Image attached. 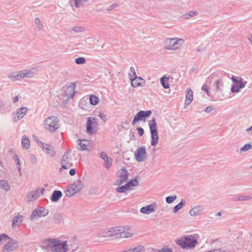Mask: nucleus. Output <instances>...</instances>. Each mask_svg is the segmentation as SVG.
I'll list each match as a JSON object with an SVG mask.
<instances>
[{"label":"nucleus","mask_w":252,"mask_h":252,"mask_svg":"<svg viewBox=\"0 0 252 252\" xmlns=\"http://www.w3.org/2000/svg\"><path fill=\"white\" fill-rule=\"evenodd\" d=\"M151 114L152 111L151 110H140L134 117V119L132 122V125L134 126L137 122L143 120V119L148 118L151 115Z\"/></svg>","instance_id":"obj_8"},{"label":"nucleus","mask_w":252,"mask_h":252,"mask_svg":"<svg viewBox=\"0 0 252 252\" xmlns=\"http://www.w3.org/2000/svg\"><path fill=\"white\" fill-rule=\"evenodd\" d=\"M160 83L164 89H169L170 84L168 83L169 78L165 76H163L160 78Z\"/></svg>","instance_id":"obj_31"},{"label":"nucleus","mask_w":252,"mask_h":252,"mask_svg":"<svg viewBox=\"0 0 252 252\" xmlns=\"http://www.w3.org/2000/svg\"><path fill=\"white\" fill-rule=\"evenodd\" d=\"M34 23L36 26L37 28H38L39 30H41L43 29V25L38 18H36L34 19Z\"/></svg>","instance_id":"obj_41"},{"label":"nucleus","mask_w":252,"mask_h":252,"mask_svg":"<svg viewBox=\"0 0 252 252\" xmlns=\"http://www.w3.org/2000/svg\"><path fill=\"white\" fill-rule=\"evenodd\" d=\"M231 80L235 84H239V80H243V79L241 77H236L233 75L231 77Z\"/></svg>","instance_id":"obj_51"},{"label":"nucleus","mask_w":252,"mask_h":252,"mask_svg":"<svg viewBox=\"0 0 252 252\" xmlns=\"http://www.w3.org/2000/svg\"><path fill=\"white\" fill-rule=\"evenodd\" d=\"M158 252H173L172 250L167 248V247H164L161 250H159Z\"/></svg>","instance_id":"obj_56"},{"label":"nucleus","mask_w":252,"mask_h":252,"mask_svg":"<svg viewBox=\"0 0 252 252\" xmlns=\"http://www.w3.org/2000/svg\"><path fill=\"white\" fill-rule=\"evenodd\" d=\"M56 243H57V240L54 239L45 240L43 242L42 247L43 249H46L48 251L53 252Z\"/></svg>","instance_id":"obj_15"},{"label":"nucleus","mask_w":252,"mask_h":252,"mask_svg":"<svg viewBox=\"0 0 252 252\" xmlns=\"http://www.w3.org/2000/svg\"><path fill=\"white\" fill-rule=\"evenodd\" d=\"M202 210V208L200 206H195L189 212L191 216H195L199 215L200 212Z\"/></svg>","instance_id":"obj_30"},{"label":"nucleus","mask_w":252,"mask_h":252,"mask_svg":"<svg viewBox=\"0 0 252 252\" xmlns=\"http://www.w3.org/2000/svg\"><path fill=\"white\" fill-rule=\"evenodd\" d=\"M77 149L80 151H84L87 149L88 142L85 140H79Z\"/></svg>","instance_id":"obj_27"},{"label":"nucleus","mask_w":252,"mask_h":252,"mask_svg":"<svg viewBox=\"0 0 252 252\" xmlns=\"http://www.w3.org/2000/svg\"><path fill=\"white\" fill-rule=\"evenodd\" d=\"M201 89L206 92L208 96H210V91L206 84H203V86H202Z\"/></svg>","instance_id":"obj_53"},{"label":"nucleus","mask_w":252,"mask_h":252,"mask_svg":"<svg viewBox=\"0 0 252 252\" xmlns=\"http://www.w3.org/2000/svg\"><path fill=\"white\" fill-rule=\"evenodd\" d=\"M240 89L241 88H239V85L234 84L231 87V91L232 93H238Z\"/></svg>","instance_id":"obj_46"},{"label":"nucleus","mask_w":252,"mask_h":252,"mask_svg":"<svg viewBox=\"0 0 252 252\" xmlns=\"http://www.w3.org/2000/svg\"><path fill=\"white\" fill-rule=\"evenodd\" d=\"M63 193L60 190H54L52 194L51 200L52 202H55L58 201L62 196Z\"/></svg>","instance_id":"obj_25"},{"label":"nucleus","mask_w":252,"mask_h":252,"mask_svg":"<svg viewBox=\"0 0 252 252\" xmlns=\"http://www.w3.org/2000/svg\"><path fill=\"white\" fill-rule=\"evenodd\" d=\"M128 77L129 80L131 81V84L133 87H137L142 85V81L144 82L143 79L140 77H137V76L133 77L131 73H129Z\"/></svg>","instance_id":"obj_18"},{"label":"nucleus","mask_w":252,"mask_h":252,"mask_svg":"<svg viewBox=\"0 0 252 252\" xmlns=\"http://www.w3.org/2000/svg\"><path fill=\"white\" fill-rule=\"evenodd\" d=\"M106 160H104L105 164H106V166L107 168H109L112 164V159L110 158L107 157V159H105Z\"/></svg>","instance_id":"obj_52"},{"label":"nucleus","mask_w":252,"mask_h":252,"mask_svg":"<svg viewBox=\"0 0 252 252\" xmlns=\"http://www.w3.org/2000/svg\"><path fill=\"white\" fill-rule=\"evenodd\" d=\"M98 117L104 122H105L106 120V116L105 114L102 113H99L98 114Z\"/></svg>","instance_id":"obj_59"},{"label":"nucleus","mask_w":252,"mask_h":252,"mask_svg":"<svg viewBox=\"0 0 252 252\" xmlns=\"http://www.w3.org/2000/svg\"><path fill=\"white\" fill-rule=\"evenodd\" d=\"M243 247L248 251H251L252 250V235H251L248 239L245 241L243 245Z\"/></svg>","instance_id":"obj_28"},{"label":"nucleus","mask_w":252,"mask_h":252,"mask_svg":"<svg viewBox=\"0 0 252 252\" xmlns=\"http://www.w3.org/2000/svg\"><path fill=\"white\" fill-rule=\"evenodd\" d=\"M30 158H31V162L33 164H35L36 162L37 159H36L35 156L34 155H32V154L31 155H30Z\"/></svg>","instance_id":"obj_58"},{"label":"nucleus","mask_w":252,"mask_h":252,"mask_svg":"<svg viewBox=\"0 0 252 252\" xmlns=\"http://www.w3.org/2000/svg\"><path fill=\"white\" fill-rule=\"evenodd\" d=\"M49 211L47 209H44L42 208H39L34 210L32 213L30 217V220H37L38 218L42 216H46L48 215Z\"/></svg>","instance_id":"obj_10"},{"label":"nucleus","mask_w":252,"mask_h":252,"mask_svg":"<svg viewBox=\"0 0 252 252\" xmlns=\"http://www.w3.org/2000/svg\"><path fill=\"white\" fill-rule=\"evenodd\" d=\"M136 129L140 136L143 135L144 131L143 128L141 127H137Z\"/></svg>","instance_id":"obj_57"},{"label":"nucleus","mask_w":252,"mask_h":252,"mask_svg":"<svg viewBox=\"0 0 252 252\" xmlns=\"http://www.w3.org/2000/svg\"><path fill=\"white\" fill-rule=\"evenodd\" d=\"M213 110L211 106H208L206 107V108L205 110V112L206 113H210L211 112V111Z\"/></svg>","instance_id":"obj_64"},{"label":"nucleus","mask_w":252,"mask_h":252,"mask_svg":"<svg viewBox=\"0 0 252 252\" xmlns=\"http://www.w3.org/2000/svg\"><path fill=\"white\" fill-rule=\"evenodd\" d=\"M61 162H63L64 163L66 162V164L71 165V164L70 163V157L68 153H64V155L61 158Z\"/></svg>","instance_id":"obj_38"},{"label":"nucleus","mask_w":252,"mask_h":252,"mask_svg":"<svg viewBox=\"0 0 252 252\" xmlns=\"http://www.w3.org/2000/svg\"><path fill=\"white\" fill-rule=\"evenodd\" d=\"M72 30L75 32H84L85 29L84 27L75 26L73 27Z\"/></svg>","instance_id":"obj_47"},{"label":"nucleus","mask_w":252,"mask_h":252,"mask_svg":"<svg viewBox=\"0 0 252 252\" xmlns=\"http://www.w3.org/2000/svg\"><path fill=\"white\" fill-rule=\"evenodd\" d=\"M98 125L97 119L89 117L86 124V129L88 134H92L94 133L93 127Z\"/></svg>","instance_id":"obj_14"},{"label":"nucleus","mask_w":252,"mask_h":252,"mask_svg":"<svg viewBox=\"0 0 252 252\" xmlns=\"http://www.w3.org/2000/svg\"><path fill=\"white\" fill-rule=\"evenodd\" d=\"M177 198V196L176 195L173 196H167L165 198L166 202L168 204L172 203L175 199Z\"/></svg>","instance_id":"obj_43"},{"label":"nucleus","mask_w":252,"mask_h":252,"mask_svg":"<svg viewBox=\"0 0 252 252\" xmlns=\"http://www.w3.org/2000/svg\"><path fill=\"white\" fill-rule=\"evenodd\" d=\"M40 143L42 145V150H44L46 154L49 155L50 156L53 157L55 155V152L54 150V148L53 146L45 144L41 141H39L38 144Z\"/></svg>","instance_id":"obj_21"},{"label":"nucleus","mask_w":252,"mask_h":252,"mask_svg":"<svg viewBox=\"0 0 252 252\" xmlns=\"http://www.w3.org/2000/svg\"><path fill=\"white\" fill-rule=\"evenodd\" d=\"M84 187V183L80 180L75 182L71 187L67 189L64 192L67 197H71L81 190Z\"/></svg>","instance_id":"obj_6"},{"label":"nucleus","mask_w":252,"mask_h":252,"mask_svg":"<svg viewBox=\"0 0 252 252\" xmlns=\"http://www.w3.org/2000/svg\"><path fill=\"white\" fill-rule=\"evenodd\" d=\"M149 125L151 136V144L153 146H156L158 142V135L157 122L155 118H153L149 122Z\"/></svg>","instance_id":"obj_4"},{"label":"nucleus","mask_w":252,"mask_h":252,"mask_svg":"<svg viewBox=\"0 0 252 252\" xmlns=\"http://www.w3.org/2000/svg\"><path fill=\"white\" fill-rule=\"evenodd\" d=\"M14 159L16 162V164L17 165H20V160H19V158L18 157V156L17 155H15L14 156Z\"/></svg>","instance_id":"obj_62"},{"label":"nucleus","mask_w":252,"mask_h":252,"mask_svg":"<svg viewBox=\"0 0 252 252\" xmlns=\"http://www.w3.org/2000/svg\"><path fill=\"white\" fill-rule=\"evenodd\" d=\"M165 48L167 50H174L179 48V44L175 38H166L164 40Z\"/></svg>","instance_id":"obj_13"},{"label":"nucleus","mask_w":252,"mask_h":252,"mask_svg":"<svg viewBox=\"0 0 252 252\" xmlns=\"http://www.w3.org/2000/svg\"><path fill=\"white\" fill-rule=\"evenodd\" d=\"M129 249L131 250L130 251L131 252H141L144 251V247L139 245L137 247L133 248H130Z\"/></svg>","instance_id":"obj_42"},{"label":"nucleus","mask_w":252,"mask_h":252,"mask_svg":"<svg viewBox=\"0 0 252 252\" xmlns=\"http://www.w3.org/2000/svg\"><path fill=\"white\" fill-rule=\"evenodd\" d=\"M185 204V201L184 199H182L179 203L174 206L173 209V212L174 213H177L179 210L183 208Z\"/></svg>","instance_id":"obj_39"},{"label":"nucleus","mask_w":252,"mask_h":252,"mask_svg":"<svg viewBox=\"0 0 252 252\" xmlns=\"http://www.w3.org/2000/svg\"><path fill=\"white\" fill-rule=\"evenodd\" d=\"M88 0H74V5L76 8L80 7V5L82 2H86Z\"/></svg>","instance_id":"obj_50"},{"label":"nucleus","mask_w":252,"mask_h":252,"mask_svg":"<svg viewBox=\"0 0 252 252\" xmlns=\"http://www.w3.org/2000/svg\"><path fill=\"white\" fill-rule=\"evenodd\" d=\"M8 78L13 82L16 80L23 79L24 77L23 72L22 71H19L13 73V74H10L8 76Z\"/></svg>","instance_id":"obj_22"},{"label":"nucleus","mask_w":252,"mask_h":252,"mask_svg":"<svg viewBox=\"0 0 252 252\" xmlns=\"http://www.w3.org/2000/svg\"><path fill=\"white\" fill-rule=\"evenodd\" d=\"M38 67L37 66L32 67L31 69H25L22 71L23 74L24 78H33L35 74L36 73V71L38 70Z\"/></svg>","instance_id":"obj_20"},{"label":"nucleus","mask_w":252,"mask_h":252,"mask_svg":"<svg viewBox=\"0 0 252 252\" xmlns=\"http://www.w3.org/2000/svg\"><path fill=\"white\" fill-rule=\"evenodd\" d=\"M252 148V146L250 144H246L244 146H243L241 149V152H245L247 151L248 150Z\"/></svg>","instance_id":"obj_49"},{"label":"nucleus","mask_w":252,"mask_h":252,"mask_svg":"<svg viewBox=\"0 0 252 252\" xmlns=\"http://www.w3.org/2000/svg\"><path fill=\"white\" fill-rule=\"evenodd\" d=\"M75 83H72L67 87L66 90L64 92V95L68 98H73L75 94L77 93L75 91Z\"/></svg>","instance_id":"obj_16"},{"label":"nucleus","mask_w":252,"mask_h":252,"mask_svg":"<svg viewBox=\"0 0 252 252\" xmlns=\"http://www.w3.org/2000/svg\"><path fill=\"white\" fill-rule=\"evenodd\" d=\"M59 120L55 116L47 118L44 122L45 127L51 132H54L59 127Z\"/></svg>","instance_id":"obj_5"},{"label":"nucleus","mask_w":252,"mask_h":252,"mask_svg":"<svg viewBox=\"0 0 252 252\" xmlns=\"http://www.w3.org/2000/svg\"><path fill=\"white\" fill-rule=\"evenodd\" d=\"M147 156L146 147L144 146L138 147L134 153L135 159L138 162L145 161Z\"/></svg>","instance_id":"obj_7"},{"label":"nucleus","mask_w":252,"mask_h":252,"mask_svg":"<svg viewBox=\"0 0 252 252\" xmlns=\"http://www.w3.org/2000/svg\"><path fill=\"white\" fill-rule=\"evenodd\" d=\"M23 220V217L22 216L17 215L13 219V222L12 224V226L15 227L16 226H19Z\"/></svg>","instance_id":"obj_29"},{"label":"nucleus","mask_w":252,"mask_h":252,"mask_svg":"<svg viewBox=\"0 0 252 252\" xmlns=\"http://www.w3.org/2000/svg\"><path fill=\"white\" fill-rule=\"evenodd\" d=\"M100 157L102 158L104 160H106L105 159H107V155L106 153L105 152H101L100 154Z\"/></svg>","instance_id":"obj_61"},{"label":"nucleus","mask_w":252,"mask_h":252,"mask_svg":"<svg viewBox=\"0 0 252 252\" xmlns=\"http://www.w3.org/2000/svg\"><path fill=\"white\" fill-rule=\"evenodd\" d=\"M22 146L23 149H28L30 147V140L28 137L25 135L22 139Z\"/></svg>","instance_id":"obj_33"},{"label":"nucleus","mask_w":252,"mask_h":252,"mask_svg":"<svg viewBox=\"0 0 252 252\" xmlns=\"http://www.w3.org/2000/svg\"><path fill=\"white\" fill-rule=\"evenodd\" d=\"M39 196V191L38 190L31 191L27 196V201L31 202L37 199Z\"/></svg>","instance_id":"obj_24"},{"label":"nucleus","mask_w":252,"mask_h":252,"mask_svg":"<svg viewBox=\"0 0 252 252\" xmlns=\"http://www.w3.org/2000/svg\"><path fill=\"white\" fill-rule=\"evenodd\" d=\"M130 227L120 226L110 228V231L112 236H115L116 238H127L133 236L132 233L128 232Z\"/></svg>","instance_id":"obj_3"},{"label":"nucleus","mask_w":252,"mask_h":252,"mask_svg":"<svg viewBox=\"0 0 252 252\" xmlns=\"http://www.w3.org/2000/svg\"><path fill=\"white\" fill-rule=\"evenodd\" d=\"M198 14V12L197 11H191L186 14L184 16L186 18L188 19L189 17H193L197 15Z\"/></svg>","instance_id":"obj_44"},{"label":"nucleus","mask_w":252,"mask_h":252,"mask_svg":"<svg viewBox=\"0 0 252 252\" xmlns=\"http://www.w3.org/2000/svg\"><path fill=\"white\" fill-rule=\"evenodd\" d=\"M66 243V241L57 240L53 252H66L69 249Z\"/></svg>","instance_id":"obj_12"},{"label":"nucleus","mask_w":252,"mask_h":252,"mask_svg":"<svg viewBox=\"0 0 252 252\" xmlns=\"http://www.w3.org/2000/svg\"><path fill=\"white\" fill-rule=\"evenodd\" d=\"M99 98L95 95L92 94L90 97V102L92 105H95L99 102Z\"/></svg>","instance_id":"obj_37"},{"label":"nucleus","mask_w":252,"mask_h":252,"mask_svg":"<svg viewBox=\"0 0 252 252\" xmlns=\"http://www.w3.org/2000/svg\"><path fill=\"white\" fill-rule=\"evenodd\" d=\"M128 188H131V187H136L138 186V182L136 178L130 180L126 184Z\"/></svg>","instance_id":"obj_40"},{"label":"nucleus","mask_w":252,"mask_h":252,"mask_svg":"<svg viewBox=\"0 0 252 252\" xmlns=\"http://www.w3.org/2000/svg\"><path fill=\"white\" fill-rule=\"evenodd\" d=\"M157 206V205L156 203H152L150 205L141 208L140 212L144 214H150L156 211Z\"/></svg>","instance_id":"obj_17"},{"label":"nucleus","mask_w":252,"mask_h":252,"mask_svg":"<svg viewBox=\"0 0 252 252\" xmlns=\"http://www.w3.org/2000/svg\"><path fill=\"white\" fill-rule=\"evenodd\" d=\"M207 252H226L224 251H222L220 249H214L213 250H210V251H208Z\"/></svg>","instance_id":"obj_63"},{"label":"nucleus","mask_w":252,"mask_h":252,"mask_svg":"<svg viewBox=\"0 0 252 252\" xmlns=\"http://www.w3.org/2000/svg\"><path fill=\"white\" fill-rule=\"evenodd\" d=\"M240 201L249 200L251 199V197L247 195H240Z\"/></svg>","instance_id":"obj_54"},{"label":"nucleus","mask_w":252,"mask_h":252,"mask_svg":"<svg viewBox=\"0 0 252 252\" xmlns=\"http://www.w3.org/2000/svg\"><path fill=\"white\" fill-rule=\"evenodd\" d=\"M193 100V92L191 90L188 88L186 90V99L185 105L188 106L190 104Z\"/></svg>","instance_id":"obj_23"},{"label":"nucleus","mask_w":252,"mask_h":252,"mask_svg":"<svg viewBox=\"0 0 252 252\" xmlns=\"http://www.w3.org/2000/svg\"><path fill=\"white\" fill-rule=\"evenodd\" d=\"M10 239V237L6 234H2L0 235V244L3 242V241H6V240Z\"/></svg>","instance_id":"obj_48"},{"label":"nucleus","mask_w":252,"mask_h":252,"mask_svg":"<svg viewBox=\"0 0 252 252\" xmlns=\"http://www.w3.org/2000/svg\"><path fill=\"white\" fill-rule=\"evenodd\" d=\"M86 62V59L84 57H79L75 60V62L77 64L85 63Z\"/></svg>","instance_id":"obj_45"},{"label":"nucleus","mask_w":252,"mask_h":252,"mask_svg":"<svg viewBox=\"0 0 252 252\" xmlns=\"http://www.w3.org/2000/svg\"><path fill=\"white\" fill-rule=\"evenodd\" d=\"M67 246L68 247H69V250L71 251V252H74L78 248V244L76 243V240L75 239H74L72 242H69Z\"/></svg>","instance_id":"obj_32"},{"label":"nucleus","mask_w":252,"mask_h":252,"mask_svg":"<svg viewBox=\"0 0 252 252\" xmlns=\"http://www.w3.org/2000/svg\"><path fill=\"white\" fill-rule=\"evenodd\" d=\"M53 220L56 223L61 222L63 220V214L59 213L55 214L53 216Z\"/></svg>","instance_id":"obj_36"},{"label":"nucleus","mask_w":252,"mask_h":252,"mask_svg":"<svg viewBox=\"0 0 252 252\" xmlns=\"http://www.w3.org/2000/svg\"><path fill=\"white\" fill-rule=\"evenodd\" d=\"M176 242L183 249H190L195 247L197 244V240L194 236L189 235L176 240Z\"/></svg>","instance_id":"obj_2"},{"label":"nucleus","mask_w":252,"mask_h":252,"mask_svg":"<svg viewBox=\"0 0 252 252\" xmlns=\"http://www.w3.org/2000/svg\"><path fill=\"white\" fill-rule=\"evenodd\" d=\"M239 88L242 89L245 87L246 85L247 82L246 81H243V80H239Z\"/></svg>","instance_id":"obj_55"},{"label":"nucleus","mask_w":252,"mask_h":252,"mask_svg":"<svg viewBox=\"0 0 252 252\" xmlns=\"http://www.w3.org/2000/svg\"><path fill=\"white\" fill-rule=\"evenodd\" d=\"M225 76L228 77L229 74L223 71H220L216 74H212L206 79V81L211 83L212 80L215 79V82L214 84L215 91L216 92H220L222 91L224 88L222 77Z\"/></svg>","instance_id":"obj_1"},{"label":"nucleus","mask_w":252,"mask_h":252,"mask_svg":"<svg viewBox=\"0 0 252 252\" xmlns=\"http://www.w3.org/2000/svg\"><path fill=\"white\" fill-rule=\"evenodd\" d=\"M61 165H62V167L60 168V171H62V170L63 169H67V165H68V164H66V162H61Z\"/></svg>","instance_id":"obj_60"},{"label":"nucleus","mask_w":252,"mask_h":252,"mask_svg":"<svg viewBox=\"0 0 252 252\" xmlns=\"http://www.w3.org/2000/svg\"><path fill=\"white\" fill-rule=\"evenodd\" d=\"M7 242L3 247V252H9L10 251H14L18 248L19 245L18 242L11 238L8 239Z\"/></svg>","instance_id":"obj_9"},{"label":"nucleus","mask_w":252,"mask_h":252,"mask_svg":"<svg viewBox=\"0 0 252 252\" xmlns=\"http://www.w3.org/2000/svg\"><path fill=\"white\" fill-rule=\"evenodd\" d=\"M119 179L116 182V185L119 186L124 183L128 179L129 173L124 167L122 168L119 172Z\"/></svg>","instance_id":"obj_11"},{"label":"nucleus","mask_w":252,"mask_h":252,"mask_svg":"<svg viewBox=\"0 0 252 252\" xmlns=\"http://www.w3.org/2000/svg\"><path fill=\"white\" fill-rule=\"evenodd\" d=\"M132 188H128L127 185L126 184L121 187H118L116 189V190L119 193H126L127 190L132 189Z\"/></svg>","instance_id":"obj_34"},{"label":"nucleus","mask_w":252,"mask_h":252,"mask_svg":"<svg viewBox=\"0 0 252 252\" xmlns=\"http://www.w3.org/2000/svg\"><path fill=\"white\" fill-rule=\"evenodd\" d=\"M27 110L28 108L25 107H22L20 109H18L16 112V116L13 119V122L14 123H17L22 119L27 113Z\"/></svg>","instance_id":"obj_19"},{"label":"nucleus","mask_w":252,"mask_h":252,"mask_svg":"<svg viewBox=\"0 0 252 252\" xmlns=\"http://www.w3.org/2000/svg\"><path fill=\"white\" fill-rule=\"evenodd\" d=\"M107 237H112L110 229L102 231L98 234V237L99 238V241L100 242H104V240H102V238Z\"/></svg>","instance_id":"obj_26"},{"label":"nucleus","mask_w":252,"mask_h":252,"mask_svg":"<svg viewBox=\"0 0 252 252\" xmlns=\"http://www.w3.org/2000/svg\"><path fill=\"white\" fill-rule=\"evenodd\" d=\"M0 187L5 190H9L10 189V185L6 180H0Z\"/></svg>","instance_id":"obj_35"}]
</instances>
